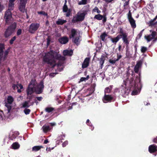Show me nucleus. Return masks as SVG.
<instances>
[{"instance_id":"obj_6","label":"nucleus","mask_w":157,"mask_h":157,"mask_svg":"<svg viewBox=\"0 0 157 157\" xmlns=\"http://www.w3.org/2000/svg\"><path fill=\"white\" fill-rule=\"evenodd\" d=\"M9 50H7L5 52L3 50H0V63L2 60L4 61L6 60L9 52Z\"/></svg>"},{"instance_id":"obj_18","label":"nucleus","mask_w":157,"mask_h":157,"mask_svg":"<svg viewBox=\"0 0 157 157\" xmlns=\"http://www.w3.org/2000/svg\"><path fill=\"white\" fill-rule=\"evenodd\" d=\"M59 41L62 44H65L68 42V39L67 37L64 36L59 38Z\"/></svg>"},{"instance_id":"obj_21","label":"nucleus","mask_w":157,"mask_h":157,"mask_svg":"<svg viewBox=\"0 0 157 157\" xmlns=\"http://www.w3.org/2000/svg\"><path fill=\"white\" fill-rule=\"evenodd\" d=\"M42 129L44 132L46 133L50 131L51 128L49 126L45 124L42 126Z\"/></svg>"},{"instance_id":"obj_37","label":"nucleus","mask_w":157,"mask_h":157,"mask_svg":"<svg viewBox=\"0 0 157 157\" xmlns=\"http://www.w3.org/2000/svg\"><path fill=\"white\" fill-rule=\"evenodd\" d=\"M68 10H69L68 9V8L67 5H64L63 8V11L64 12H66L68 11Z\"/></svg>"},{"instance_id":"obj_60","label":"nucleus","mask_w":157,"mask_h":157,"mask_svg":"<svg viewBox=\"0 0 157 157\" xmlns=\"http://www.w3.org/2000/svg\"><path fill=\"white\" fill-rule=\"evenodd\" d=\"M157 19V15L152 20L150 21V22L151 24H152V22H153L154 21H155Z\"/></svg>"},{"instance_id":"obj_32","label":"nucleus","mask_w":157,"mask_h":157,"mask_svg":"<svg viewBox=\"0 0 157 157\" xmlns=\"http://www.w3.org/2000/svg\"><path fill=\"white\" fill-rule=\"evenodd\" d=\"M66 22V20H62L61 19H59L56 21V23L58 25H62Z\"/></svg>"},{"instance_id":"obj_39","label":"nucleus","mask_w":157,"mask_h":157,"mask_svg":"<svg viewBox=\"0 0 157 157\" xmlns=\"http://www.w3.org/2000/svg\"><path fill=\"white\" fill-rule=\"evenodd\" d=\"M24 113L26 115H28L31 112L30 109L27 108L25 109L24 110Z\"/></svg>"},{"instance_id":"obj_38","label":"nucleus","mask_w":157,"mask_h":157,"mask_svg":"<svg viewBox=\"0 0 157 157\" xmlns=\"http://www.w3.org/2000/svg\"><path fill=\"white\" fill-rule=\"evenodd\" d=\"M87 3V0H81L78 2V4L79 5H85Z\"/></svg>"},{"instance_id":"obj_28","label":"nucleus","mask_w":157,"mask_h":157,"mask_svg":"<svg viewBox=\"0 0 157 157\" xmlns=\"http://www.w3.org/2000/svg\"><path fill=\"white\" fill-rule=\"evenodd\" d=\"M14 101V99L13 97L11 96H9L7 98V103L10 104H12Z\"/></svg>"},{"instance_id":"obj_64","label":"nucleus","mask_w":157,"mask_h":157,"mask_svg":"<svg viewBox=\"0 0 157 157\" xmlns=\"http://www.w3.org/2000/svg\"><path fill=\"white\" fill-rule=\"evenodd\" d=\"M153 141L155 143H157V136L153 139Z\"/></svg>"},{"instance_id":"obj_51","label":"nucleus","mask_w":157,"mask_h":157,"mask_svg":"<svg viewBox=\"0 0 157 157\" xmlns=\"http://www.w3.org/2000/svg\"><path fill=\"white\" fill-rule=\"evenodd\" d=\"M102 22L103 23L105 22L106 21V18L105 15H103Z\"/></svg>"},{"instance_id":"obj_12","label":"nucleus","mask_w":157,"mask_h":157,"mask_svg":"<svg viewBox=\"0 0 157 157\" xmlns=\"http://www.w3.org/2000/svg\"><path fill=\"white\" fill-rule=\"evenodd\" d=\"M90 60V58L89 57H86L82 65V67L83 69L87 68L89 66Z\"/></svg>"},{"instance_id":"obj_30","label":"nucleus","mask_w":157,"mask_h":157,"mask_svg":"<svg viewBox=\"0 0 157 157\" xmlns=\"http://www.w3.org/2000/svg\"><path fill=\"white\" fill-rule=\"evenodd\" d=\"M43 147L42 146H34L32 147V150L36 151H37L41 149V148H43Z\"/></svg>"},{"instance_id":"obj_2","label":"nucleus","mask_w":157,"mask_h":157,"mask_svg":"<svg viewBox=\"0 0 157 157\" xmlns=\"http://www.w3.org/2000/svg\"><path fill=\"white\" fill-rule=\"evenodd\" d=\"M135 79H134L132 77L130 79H128V78H127L124 82L126 86H127L131 89H139L141 86L140 82L141 79V75L140 74H139V77L137 75H136Z\"/></svg>"},{"instance_id":"obj_57","label":"nucleus","mask_w":157,"mask_h":157,"mask_svg":"<svg viewBox=\"0 0 157 157\" xmlns=\"http://www.w3.org/2000/svg\"><path fill=\"white\" fill-rule=\"evenodd\" d=\"M120 33L121 34V35H123V34H125V33H123V31L122 29L121 28H120Z\"/></svg>"},{"instance_id":"obj_35","label":"nucleus","mask_w":157,"mask_h":157,"mask_svg":"<svg viewBox=\"0 0 157 157\" xmlns=\"http://www.w3.org/2000/svg\"><path fill=\"white\" fill-rule=\"evenodd\" d=\"M103 18V16L100 14H98L95 16L94 18L98 20H101Z\"/></svg>"},{"instance_id":"obj_44","label":"nucleus","mask_w":157,"mask_h":157,"mask_svg":"<svg viewBox=\"0 0 157 157\" xmlns=\"http://www.w3.org/2000/svg\"><path fill=\"white\" fill-rule=\"evenodd\" d=\"M142 64V62L140 61H139L136 64L135 67L140 68V67L141 66Z\"/></svg>"},{"instance_id":"obj_36","label":"nucleus","mask_w":157,"mask_h":157,"mask_svg":"<svg viewBox=\"0 0 157 157\" xmlns=\"http://www.w3.org/2000/svg\"><path fill=\"white\" fill-rule=\"evenodd\" d=\"M107 34L104 33L102 34L100 36V37L101 39L102 40L104 41L105 40V38L107 36Z\"/></svg>"},{"instance_id":"obj_53","label":"nucleus","mask_w":157,"mask_h":157,"mask_svg":"<svg viewBox=\"0 0 157 157\" xmlns=\"http://www.w3.org/2000/svg\"><path fill=\"white\" fill-rule=\"evenodd\" d=\"M131 18H132V15L131 13L130 12V11H129V12L128 15V19H129Z\"/></svg>"},{"instance_id":"obj_25","label":"nucleus","mask_w":157,"mask_h":157,"mask_svg":"<svg viewBox=\"0 0 157 157\" xmlns=\"http://www.w3.org/2000/svg\"><path fill=\"white\" fill-rule=\"evenodd\" d=\"M45 110L48 113H50L52 112L55 111V109L52 107H47L45 109Z\"/></svg>"},{"instance_id":"obj_59","label":"nucleus","mask_w":157,"mask_h":157,"mask_svg":"<svg viewBox=\"0 0 157 157\" xmlns=\"http://www.w3.org/2000/svg\"><path fill=\"white\" fill-rule=\"evenodd\" d=\"M86 79H85V78L84 77H81L80 79V82H82L83 81H86Z\"/></svg>"},{"instance_id":"obj_15","label":"nucleus","mask_w":157,"mask_h":157,"mask_svg":"<svg viewBox=\"0 0 157 157\" xmlns=\"http://www.w3.org/2000/svg\"><path fill=\"white\" fill-rule=\"evenodd\" d=\"M105 59V58L103 55H102L100 58L98 59V60L99 61V63L100 64V69H102V68Z\"/></svg>"},{"instance_id":"obj_54","label":"nucleus","mask_w":157,"mask_h":157,"mask_svg":"<svg viewBox=\"0 0 157 157\" xmlns=\"http://www.w3.org/2000/svg\"><path fill=\"white\" fill-rule=\"evenodd\" d=\"M16 85L14 84H12V87L13 90H16Z\"/></svg>"},{"instance_id":"obj_19","label":"nucleus","mask_w":157,"mask_h":157,"mask_svg":"<svg viewBox=\"0 0 157 157\" xmlns=\"http://www.w3.org/2000/svg\"><path fill=\"white\" fill-rule=\"evenodd\" d=\"M130 75H131L132 77H135V75L134 74V71L132 69H128L126 74V76L127 77V78H128V77H129Z\"/></svg>"},{"instance_id":"obj_13","label":"nucleus","mask_w":157,"mask_h":157,"mask_svg":"<svg viewBox=\"0 0 157 157\" xmlns=\"http://www.w3.org/2000/svg\"><path fill=\"white\" fill-rule=\"evenodd\" d=\"M71 34L70 36V38H74L76 36H79V33L75 29H72L71 30Z\"/></svg>"},{"instance_id":"obj_17","label":"nucleus","mask_w":157,"mask_h":157,"mask_svg":"<svg viewBox=\"0 0 157 157\" xmlns=\"http://www.w3.org/2000/svg\"><path fill=\"white\" fill-rule=\"evenodd\" d=\"M155 36V32H152L151 34L148 36H145V38L148 42L150 41L151 40L153 39Z\"/></svg>"},{"instance_id":"obj_50","label":"nucleus","mask_w":157,"mask_h":157,"mask_svg":"<svg viewBox=\"0 0 157 157\" xmlns=\"http://www.w3.org/2000/svg\"><path fill=\"white\" fill-rule=\"evenodd\" d=\"M68 144V142L67 141H64L62 144V146L63 147H65Z\"/></svg>"},{"instance_id":"obj_8","label":"nucleus","mask_w":157,"mask_h":157,"mask_svg":"<svg viewBox=\"0 0 157 157\" xmlns=\"http://www.w3.org/2000/svg\"><path fill=\"white\" fill-rule=\"evenodd\" d=\"M28 0H20V4L19 8L21 12L24 13L25 11V5Z\"/></svg>"},{"instance_id":"obj_49","label":"nucleus","mask_w":157,"mask_h":157,"mask_svg":"<svg viewBox=\"0 0 157 157\" xmlns=\"http://www.w3.org/2000/svg\"><path fill=\"white\" fill-rule=\"evenodd\" d=\"M38 13L39 14H42L43 15H45V16L47 15V13L44 11L38 12Z\"/></svg>"},{"instance_id":"obj_46","label":"nucleus","mask_w":157,"mask_h":157,"mask_svg":"<svg viewBox=\"0 0 157 157\" xmlns=\"http://www.w3.org/2000/svg\"><path fill=\"white\" fill-rule=\"evenodd\" d=\"M122 57V56L119 54L118 53L117 54V58L116 59L117 61H118Z\"/></svg>"},{"instance_id":"obj_42","label":"nucleus","mask_w":157,"mask_h":157,"mask_svg":"<svg viewBox=\"0 0 157 157\" xmlns=\"http://www.w3.org/2000/svg\"><path fill=\"white\" fill-rule=\"evenodd\" d=\"M132 90H133V91L132 93V95H136L137 94V90H138L139 89H132Z\"/></svg>"},{"instance_id":"obj_24","label":"nucleus","mask_w":157,"mask_h":157,"mask_svg":"<svg viewBox=\"0 0 157 157\" xmlns=\"http://www.w3.org/2000/svg\"><path fill=\"white\" fill-rule=\"evenodd\" d=\"M12 148L13 149H17L20 147V145L17 142L13 143L11 145Z\"/></svg>"},{"instance_id":"obj_5","label":"nucleus","mask_w":157,"mask_h":157,"mask_svg":"<svg viewBox=\"0 0 157 157\" xmlns=\"http://www.w3.org/2000/svg\"><path fill=\"white\" fill-rule=\"evenodd\" d=\"M16 28V25L14 23L9 26L5 32L4 36L6 38L10 36L13 33Z\"/></svg>"},{"instance_id":"obj_45","label":"nucleus","mask_w":157,"mask_h":157,"mask_svg":"<svg viewBox=\"0 0 157 157\" xmlns=\"http://www.w3.org/2000/svg\"><path fill=\"white\" fill-rule=\"evenodd\" d=\"M93 10L94 12H97L98 13H101V11L100 10H99L97 7H95V8Z\"/></svg>"},{"instance_id":"obj_26","label":"nucleus","mask_w":157,"mask_h":157,"mask_svg":"<svg viewBox=\"0 0 157 157\" xmlns=\"http://www.w3.org/2000/svg\"><path fill=\"white\" fill-rule=\"evenodd\" d=\"M36 82L35 79H32L31 80V81L30 82L29 86H30L33 87H35L36 86Z\"/></svg>"},{"instance_id":"obj_14","label":"nucleus","mask_w":157,"mask_h":157,"mask_svg":"<svg viewBox=\"0 0 157 157\" xmlns=\"http://www.w3.org/2000/svg\"><path fill=\"white\" fill-rule=\"evenodd\" d=\"M157 146L154 144L151 145L149 146L148 150L151 153H154L157 151Z\"/></svg>"},{"instance_id":"obj_11","label":"nucleus","mask_w":157,"mask_h":157,"mask_svg":"<svg viewBox=\"0 0 157 157\" xmlns=\"http://www.w3.org/2000/svg\"><path fill=\"white\" fill-rule=\"evenodd\" d=\"M86 14L85 12H83L80 13L79 14H78L76 17L74 18L73 20L75 21H82L84 19Z\"/></svg>"},{"instance_id":"obj_61","label":"nucleus","mask_w":157,"mask_h":157,"mask_svg":"<svg viewBox=\"0 0 157 157\" xmlns=\"http://www.w3.org/2000/svg\"><path fill=\"white\" fill-rule=\"evenodd\" d=\"M36 98L37 99V100H38L39 101H41L42 99L43 98L41 97H36Z\"/></svg>"},{"instance_id":"obj_31","label":"nucleus","mask_w":157,"mask_h":157,"mask_svg":"<svg viewBox=\"0 0 157 157\" xmlns=\"http://www.w3.org/2000/svg\"><path fill=\"white\" fill-rule=\"evenodd\" d=\"M112 86H110L109 87L106 88L105 90V94L110 93L112 90Z\"/></svg>"},{"instance_id":"obj_47","label":"nucleus","mask_w":157,"mask_h":157,"mask_svg":"<svg viewBox=\"0 0 157 157\" xmlns=\"http://www.w3.org/2000/svg\"><path fill=\"white\" fill-rule=\"evenodd\" d=\"M129 50H126V55L128 57H130L131 56L132 54H130L129 53Z\"/></svg>"},{"instance_id":"obj_48","label":"nucleus","mask_w":157,"mask_h":157,"mask_svg":"<svg viewBox=\"0 0 157 157\" xmlns=\"http://www.w3.org/2000/svg\"><path fill=\"white\" fill-rule=\"evenodd\" d=\"M16 36H14L10 40V43L11 44H12L13 43V41L15 40L16 39Z\"/></svg>"},{"instance_id":"obj_41","label":"nucleus","mask_w":157,"mask_h":157,"mask_svg":"<svg viewBox=\"0 0 157 157\" xmlns=\"http://www.w3.org/2000/svg\"><path fill=\"white\" fill-rule=\"evenodd\" d=\"M116 61H117L116 60L115 58L113 59H110L109 60V63L112 64H115Z\"/></svg>"},{"instance_id":"obj_63","label":"nucleus","mask_w":157,"mask_h":157,"mask_svg":"<svg viewBox=\"0 0 157 157\" xmlns=\"http://www.w3.org/2000/svg\"><path fill=\"white\" fill-rule=\"evenodd\" d=\"M49 142V141L48 140V139H46L44 140V144H47Z\"/></svg>"},{"instance_id":"obj_1","label":"nucleus","mask_w":157,"mask_h":157,"mask_svg":"<svg viewBox=\"0 0 157 157\" xmlns=\"http://www.w3.org/2000/svg\"><path fill=\"white\" fill-rule=\"evenodd\" d=\"M55 59L64 61L65 58L56 52H54L52 50L50 52L45 53L43 57V62L49 65L52 67H54L56 65Z\"/></svg>"},{"instance_id":"obj_40","label":"nucleus","mask_w":157,"mask_h":157,"mask_svg":"<svg viewBox=\"0 0 157 157\" xmlns=\"http://www.w3.org/2000/svg\"><path fill=\"white\" fill-rule=\"evenodd\" d=\"M139 68L138 67H134V71L136 73L138 74V75H137L138 76V77H139V74H140V73H139ZM136 75H135V76H136Z\"/></svg>"},{"instance_id":"obj_34","label":"nucleus","mask_w":157,"mask_h":157,"mask_svg":"<svg viewBox=\"0 0 157 157\" xmlns=\"http://www.w3.org/2000/svg\"><path fill=\"white\" fill-rule=\"evenodd\" d=\"M30 106V105L26 101H25L22 104V107L24 108H28Z\"/></svg>"},{"instance_id":"obj_20","label":"nucleus","mask_w":157,"mask_h":157,"mask_svg":"<svg viewBox=\"0 0 157 157\" xmlns=\"http://www.w3.org/2000/svg\"><path fill=\"white\" fill-rule=\"evenodd\" d=\"M73 50H70V51H68V50H64L63 52V55L65 56H71L73 54Z\"/></svg>"},{"instance_id":"obj_9","label":"nucleus","mask_w":157,"mask_h":157,"mask_svg":"<svg viewBox=\"0 0 157 157\" xmlns=\"http://www.w3.org/2000/svg\"><path fill=\"white\" fill-rule=\"evenodd\" d=\"M39 27V24H32L29 26V31L31 33H34L36 31Z\"/></svg>"},{"instance_id":"obj_27","label":"nucleus","mask_w":157,"mask_h":157,"mask_svg":"<svg viewBox=\"0 0 157 157\" xmlns=\"http://www.w3.org/2000/svg\"><path fill=\"white\" fill-rule=\"evenodd\" d=\"M121 37V35H118L114 38H111V40L113 43H116Z\"/></svg>"},{"instance_id":"obj_7","label":"nucleus","mask_w":157,"mask_h":157,"mask_svg":"<svg viewBox=\"0 0 157 157\" xmlns=\"http://www.w3.org/2000/svg\"><path fill=\"white\" fill-rule=\"evenodd\" d=\"M44 87L43 82H40L39 84L35 87V92L37 94H41Z\"/></svg>"},{"instance_id":"obj_23","label":"nucleus","mask_w":157,"mask_h":157,"mask_svg":"<svg viewBox=\"0 0 157 157\" xmlns=\"http://www.w3.org/2000/svg\"><path fill=\"white\" fill-rule=\"evenodd\" d=\"M128 20L132 27L133 28H135L136 27V25L135 21L133 18H131L128 19Z\"/></svg>"},{"instance_id":"obj_16","label":"nucleus","mask_w":157,"mask_h":157,"mask_svg":"<svg viewBox=\"0 0 157 157\" xmlns=\"http://www.w3.org/2000/svg\"><path fill=\"white\" fill-rule=\"evenodd\" d=\"M34 92H35V88L33 87V86H28L26 89V93L27 95H31Z\"/></svg>"},{"instance_id":"obj_29","label":"nucleus","mask_w":157,"mask_h":157,"mask_svg":"<svg viewBox=\"0 0 157 157\" xmlns=\"http://www.w3.org/2000/svg\"><path fill=\"white\" fill-rule=\"evenodd\" d=\"M122 38L125 44H128V41L127 38V35L126 33L123 34V35H122Z\"/></svg>"},{"instance_id":"obj_58","label":"nucleus","mask_w":157,"mask_h":157,"mask_svg":"<svg viewBox=\"0 0 157 157\" xmlns=\"http://www.w3.org/2000/svg\"><path fill=\"white\" fill-rule=\"evenodd\" d=\"M86 124L88 125H90L91 122H90L89 119H87L86 121Z\"/></svg>"},{"instance_id":"obj_56","label":"nucleus","mask_w":157,"mask_h":157,"mask_svg":"<svg viewBox=\"0 0 157 157\" xmlns=\"http://www.w3.org/2000/svg\"><path fill=\"white\" fill-rule=\"evenodd\" d=\"M5 48L4 45L2 44H0V49H4Z\"/></svg>"},{"instance_id":"obj_3","label":"nucleus","mask_w":157,"mask_h":157,"mask_svg":"<svg viewBox=\"0 0 157 157\" xmlns=\"http://www.w3.org/2000/svg\"><path fill=\"white\" fill-rule=\"evenodd\" d=\"M13 9L9 8L5 12L4 19L7 23H10L13 21L12 13L11 12V10H12Z\"/></svg>"},{"instance_id":"obj_22","label":"nucleus","mask_w":157,"mask_h":157,"mask_svg":"<svg viewBox=\"0 0 157 157\" xmlns=\"http://www.w3.org/2000/svg\"><path fill=\"white\" fill-rule=\"evenodd\" d=\"M80 37H81V36H76L73 39V41L77 45H78L80 41Z\"/></svg>"},{"instance_id":"obj_52","label":"nucleus","mask_w":157,"mask_h":157,"mask_svg":"<svg viewBox=\"0 0 157 157\" xmlns=\"http://www.w3.org/2000/svg\"><path fill=\"white\" fill-rule=\"evenodd\" d=\"M21 33V30L20 29H19L17 32V35H20Z\"/></svg>"},{"instance_id":"obj_4","label":"nucleus","mask_w":157,"mask_h":157,"mask_svg":"<svg viewBox=\"0 0 157 157\" xmlns=\"http://www.w3.org/2000/svg\"><path fill=\"white\" fill-rule=\"evenodd\" d=\"M116 92H118L119 95H122L123 97H125L127 95L129 92V90L128 89L123 86H121L119 88H116L115 89Z\"/></svg>"},{"instance_id":"obj_55","label":"nucleus","mask_w":157,"mask_h":157,"mask_svg":"<svg viewBox=\"0 0 157 157\" xmlns=\"http://www.w3.org/2000/svg\"><path fill=\"white\" fill-rule=\"evenodd\" d=\"M71 12V10H69L67 12V13L66 14V16L67 17H69L70 15V13Z\"/></svg>"},{"instance_id":"obj_10","label":"nucleus","mask_w":157,"mask_h":157,"mask_svg":"<svg viewBox=\"0 0 157 157\" xmlns=\"http://www.w3.org/2000/svg\"><path fill=\"white\" fill-rule=\"evenodd\" d=\"M115 100L114 97L112 96L111 95L105 94L103 100L104 102H111L114 101Z\"/></svg>"},{"instance_id":"obj_33","label":"nucleus","mask_w":157,"mask_h":157,"mask_svg":"<svg viewBox=\"0 0 157 157\" xmlns=\"http://www.w3.org/2000/svg\"><path fill=\"white\" fill-rule=\"evenodd\" d=\"M11 104H9V103L5 102V106L7 108L8 113H10L12 109V106L11 105Z\"/></svg>"},{"instance_id":"obj_62","label":"nucleus","mask_w":157,"mask_h":157,"mask_svg":"<svg viewBox=\"0 0 157 157\" xmlns=\"http://www.w3.org/2000/svg\"><path fill=\"white\" fill-rule=\"evenodd\" d=\"M27 96V99H29V100H31L32 98V96H31V95H28Z\"/></svg>"},{"instance_id":"obj_43","label":"nucleus","mask_w":157,"mask_h":157,"mask_svg":"<svg viewBox=\"0 0 157 157\" xmlns=\"http://www.w3.org/2000/svg\"><path fill=\"white\" fill-rule=\"evenodd\" d=\"M96 86V84L95 83H94L91 84V87L93 92H94L95 90V87Z\"/></svg>"}]
</instances>
